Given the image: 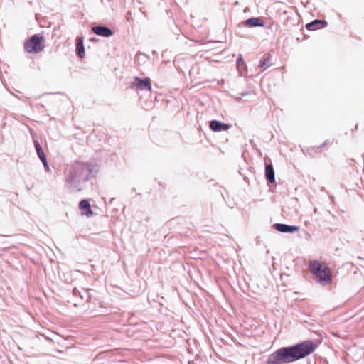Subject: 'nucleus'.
Returning <instances> with one entry per match:
<instances>
[{
	"label": "nucleus",
	"mask_w": 364,
	"mask_h": 364,
	"mask_svg": "<svg viewBox=\"0 0 364 364\" xmlns=\"http://www.w3.org/2000/svg\"><path fill=\"white\" fill-rule=\"evenodd\" d=\"M100 166L92 162L76 161L64 170L65 182L75 192H80L87 188L88 183L92 186Z\"/></svg>",
	"instance_id": "nucleus-1"
},
{
	"label": "nucleus",
	"mask_w": 364,
	"mask_h": 364,
	"mask_svg": "<svg viewBox=\"0 0 364 364\" xmlns=\"http://www.w3.org/2000/svg\"><path fill=\"white\" fill-rule=\"evenodd\" d=\"M317 344L311 340H306L290 347H283L271 353L267 364L289 363L307 357L313 353Z\"/></svg>",
	"instance_id": "nucleus-2"
},
{
	"label": "nucleus",
	"mask_w": 364,
	"mask_h": 364,
	"mask_svg": "<svg viewBox=\"0 0 364 364\" xmlns=\"http://www.w3.org/2000/svg\"><path fill=\"white\" fill-rule=\"evenodd\" d=\"M309 268L310 272L321 284H327L331 282V272L325 262L318 260L310 261Z\"/></svg>",
	"instance_id": "nucleus-3"
},
{
	"label": "nucleus",
	"mask_w": 364,
	"mask_h": 364,
	"mask_svg": "<svg viewBox=\"0 0 364 364\" xmlns=\"http://www.w3.org/2000/svg\"><path fill=\"white\" fill-rule=\"evenodd\" d=\"M45 38L41 34H34L24 43V50L28 53H38L45 48Z\"/></svg>",
	"instance_id": "nucleus-4"
},
{
	"label": "nucleus",
	"mask_w": 364,
	"mask_h": 364,
	"mask_svg": "<svg viewBox=\"0 0 364 364\" xmlns=\"http://www.w3.org/2000/svg\"><path fill=\"white\" fill-rule=\"evenodd\" d=\"M92 289L82 288L80 290L77 288H73L72 290V297L68 300V302L74 306H80L85 303L88 302L92 299L90 291Z\"/></svg>",
	"instance_id": "nucleus-5"
},
{
	"label": "nucleus",
	"mask_w": 364,
	"mask_h": 364,
	"mask_svg": "<svg viewBox=\"0 0 364 364\" xmlns=\"http://www.w3.org/2000/svg\"><path fill=\"white\" fill-rule=\"evenodd\" d=\"M332 144V141L329 139L326 140L321 145H315L311 146L306 149L305 153L311 156H314L315 155L321 153L323 149L326 146H331Z\"/></svg>",
	"instance_id": "nucleus-6"
},
{
	"label": "nucleus",
	"mask_w": 364,
	"mask_h": 364,
	"mask_svg": "<svg viewBox=\"0 0 364 364\" xmlns=\"http://www.w3.org/2000/svg\"><path fill=\"white\" fill-rule=\"evenodd\" d=\"M92 31L101 37H110L114 34V31L110 28L103 25L93 26Z\"/></svg>",
	"instance_id": "nucleus-7"
},
{
	"label": "nucleus",
	"mask_w": 364,
	"mask_h": 364,
	"mask_svg": "<svg viewBox=\"0 0 364 364\" xmlns=\"http://www.w3.org/2000/svg\"><path fill=\"white\" fill-rule=\"evenodd\" d=\"M79 210L82 215H85L87 217H91L94 214L90 203L87 199H82L80 201Z\"/></svg>",
	"instance_id": "nucleus-8"
},
{
	"label": "nucleus",
	"mask_w": 364,
	"mask_h": 364,
	"mask_svg": "<svg viewBox=\"0 0 364 364\" xmlns=\"http://www.w3.org/2000/svg\"><path fill=\"white\" fill-rule=\"evenodd\" d=\"M133 85L140 90H151V80L148 77L144 79L135 77Z\"/></svg>",
	"instance_id": "nucleus-9"
},
{
	"label": "nucleus",
	"mask_w": 364,
	"mask_h": 364,
	"mask_svg": "<svg viewBox=\"0 0 364 364\" xmlns=\"http://www.w3.org/2000/svg\"><path fill=\"white\" fill-rule=\"evenodd\" d=\"M31 136H32V139H33V145H34V147H35V150L36 151V154H37V156L38 157V159L41 161L44 159H46V155L43 149V147L41 145L40 142L38 141V139H37V136H36V134L33 133L32 132H31Z\"/></svg>",
	"instance_id": "nucleus-10"
},
{
	"label": "nucleus",
	"mask_w": 364,
	"mask_h": 364,
	"mask_svg": "<svg viewBox=\"0 0 364 364\" xmlns=\"http://www.w3.org/2000/svg\"><path fill=\"white\" fill-rule=\"evenodd\" d=\"M230 127L229 124H225L217 120H213L210 123V128L214 132L227 131Z\"/></svg>",
	"instance_id": "nucleus-11"
},
{
	"label": "nucleus",
	"mask_w": 364,
	"mask_h": 364,
	"mask_svg": "<svg viewBox=\"0 0 364 364\" xmlns=\"http://www.w3.org/2000/svg\"><path fill=\"white\" fill-rule=\"evenodd\" d=\"M243 25L247 27H262L264 23L262 18L253 17L245 21Z\"/></svg>",
	"instance_id": "nucleus-12"
},
{
	"label": "nucleus",
	"mask_w": 364,
	"mask_h": 364,
	"mask_svg": "<svg viewBox=\"0 0 364 364\" xmlns=\"http://www.w3.org/2000/svg\"><path fill=\"white\" fill-rule=\"evenodd\" d=\"M327 22L324 20H314V21L306 25V29L309 31H315L326 27Z\"/></svg>",
	"instance_id": "nucleus-13"
},
{
	"label": "nucleus",
	"mask_w": 364,
	"mask_h": 364,
	"mask_svg": "<svg viewBox=\"0 0 364 364\" xmlns=\"http://www.w3.org/2000/svg\"><path fill=\"white\" fill-rule=\"evenodd\" d=\"M76 55L81 59L83 58L85 55V50L82 36L78 37L77 39Z\"/></svg>",
	"instance_id": "nucleus-14"
},
{
	"label": "nucleus",
	"mask_w": 364,
	"mask_h": 364,
	"mask_svg": "<svg viewBox=\"0 0 364 364\" xmlns=\"http://www.w3.org/2000/svg\"><path fill=\"white\" fill-rule=\"evenodd\" d=\"M276 229L282 232H292L299 230L298 226H291L285 224H277Z\"/></svg>",
	"instance_id": "nucleus-15"
},
{
	"label": "nucleus",
	"mask_w": 364,
	"mask_h": 364,
	"mask_svg": "<svg viewBox=\"0 0 364 364\" xmlns=\"http://www.w3.org/2000/svg\"><path fill=\"white\" fill-rule=\"evenodd\" d=\"M265 176L270 183L275 181L274 171L272 164H267L265 166Z\"/></svg>",
	"instance_id": "nucleus-16"
},
{
	"label": "nucleus",
	"mask_w": 364,
	"mask_h": 364,
	"mask_svg": "<svg viewBox=\"0 0 364 364\" xmlns=\"http://www.w3.org/2000/svg\"><path fill=\"white\" fill-rule=\"evenodd\" d=\"M270 65H271V58H267L264 59V60L261 63L260 67L262 68H263V70H265L267 68H269L270 66Z\"/></svg>",
	"instance_id": "nucleus-17"
},
{
	"label": "nucleus",
	"mask_w": 364,
	"mask_h": 364,
	"mask_svg": "<svg viewBox=\"0 0 364 364\" xmlns=\"http://www.w3.org/2000/svg\"><path fill=\"white\" fill-rule=\"evenodd\" d=\"M41 162H42V164H43V166H44L45 170H46L47 172H50V166H49V164H48V162L47 158H46V159H43V160H41Z\"/></svg>",
	"instance_id": "nucleus-18"
},
{
	"label": "nucleus",
	"mask_w": 364,
	"mask_h": 364,
	"mask_svg": "<svg viewBox=\"0 0 364 364\" xmlns=\"http://www.w3.org/2000/svg\"><path fill=\"white\" fill-rule=\"evenodd\" d=\"M99 40L97 38H95V37H92V38H90V41H91V42H95H95H97Z\"/></svg>",
	"instance_id": "nucleus-19"
},
{
	"label": "nucleus",
	"mask_w": 364,
	"mask_h": 364,
	"mask_svg": "<svg viewBox=\"0 0 364 364\" xmlns=\"http://www.w3.org/2000/svg\"><path fill=\"white\" fill-rule=\"evenodd\" d=\"M113 200H114V198H110L109 202L112 203Z\"/></svg>",
	"instance_id": "nucleus-20"
}]
</instances>
